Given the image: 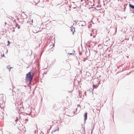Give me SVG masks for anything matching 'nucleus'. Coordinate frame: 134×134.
Here are the masks:
<instances>
[{
  "label": "nucleus",
  "instance_id": "1",
  "mask_svg": "<svg viewBox=\"0 0 134 134\" xmlns=\"http://www.w3.org/2000/svg\"><path fill=\"white\" fill-rule=\"evenodd\" d=\"M34 75L33 73L31 72H29L26 74V80L27 81L30 82V84H31Z\"/></svg>",
  "mask_w": 134,
  "mask_h": 134
},
{
  "label": "nucleus",
  "instance_id": "2",
  "mask_svg": "<svg viewBox=\"0 0 134 134\" xmlns=\"http://www.w3.org/2000/svg\"><path fill=\"white\" fill-rule=\"evenodd\" d=\"M59 130V128L58 126H56L54 128L53 130L52 131V132H54L56 131H58Z\"/></svg>",
  "mask_w": 134,
  "mask_h": 134
},
{
  "label": "nucleus",
  "instance_id": "3",
  "mask_svg": "<svg viewBox=\"0 0 134 134\" xmlns=\"http://www.w3.org/2000/svg\"><path fill=\"white\" fill-rule=\"evenodd\" d=\"M32 22H33V20L32 19L31 20V19H28V21H27V22L28 23H29L30 24H32Z\"/></svg>",
  "mask_w": 134,
  "mask_h": 134
},
{
  "label": "nucleus",
  "instance_id": "4",
  "mask_svg": "<svg viewBox=\"0 0 134 134\" xmlns=\"http://www.w3.org/2000/svg\"><path fill=\"white\" fill-rule=\"evenodd\" d=\"M84 120L86 121L87 118V113L86 112L84 115Z\"/></svg>",
  "mask_w": 134,
  "mask_h": 134
},
{
  "label": "nucleus",
  "instance_id": "5",
  "mask_svg": "<svg viewBox=\"0 0 134 134\" xmlns=\"http://www.w3.org/2000/svg\"><path fill=\"white\" fill-rule=\"evenodd\" d=\"M7 68L8 69H9V71H10V70L11 69V68H13L12 67H10L9 66H7Z\"/></svg>",
  "mask_w": 134,
  "mask_h": 134
},
{
  "label": "nucleus",
  "instance_id": "6",
  "mask_svg": "<svg viewBox=\"0 0 134 134\" xmlns=\"http://www.w3.org/2000/svg\"><path fill=\"white\" fill-rule=\"evenodd\" d=\"M129 6L130 7L133 9H134V6L130 4H129Z\"/></svg>",
  "mask_w": 134,
  "mask_h": 134
},
{
  "label": "nucleus",
  "instance_id": "7",
  "mask_svg": "<svg viewBox=\"0 0 134 134\" xmlns=\"http://www.w3.org/2000/svg\"><path fill=\"white\" fill-rule=\"evenodd\" d=\"M16 27H18V28L19 29L20 28V26H19V25L17 24H16Z\"/></svg>",
  "mask_w": 134,
  "mask_h": 134
},
{
  "label": "nucleus",
  "instance_id": "8",
  "mask_svg": "<svg viewBox=\"0 0 134 134\" xmlns=\"http://www.w3.org/2000/svg\"><path fill=\"white\" fill-rule=\"evenodd\" d=\"M8 44L7 45V46H8L10 44V42L9 41H8Z\"/></svg>",
  "mask_w": 134,
  "mask_h": 134
},
{
  "label": "nucleus",
  "instance_id": "9",
  "mask_svg": "<svg viewBox=\"0 0 134 134\" xmlns=\"http://www.w3.org/2000/svg\"><path fill=\"white\" fill-rule=\"evenodd\" d=\"M95 87V85H93V90L94 89Z\"/></svg>",
  "mask_w": 134,
  "mask_h": 134
},
{
  "label": "nucleus",
  "instance_id": "10",
  "mask_svg": "<svg viewBox=\"0 0 134 134\" xmlns=\"http://www.w3.org/2000/svg\"><path fill=\"white\" fill-rule=\"evenodd\" d=\"M28 120L27 119H25V121H27Z\"/></svg>",
  "mask_w": 134,
  "mask_h": 134
},
{
  "label": "nucleus",
  "instance_id": "11",
  "mask_svg": "<svg viewBox=\"0 0 134 134\" xmlns=\"http://www.w3.org/2000/svg\"><path fill=\"white\" fill-rule=\"evenodd\" d=\"M72 34H74V32H73V33H72Z\"/></svg>",
  "mask_w": 134,
  "mask_h": 134
},
{
  "label": "nucleus",
  "instance_id": "12",
  "mask_svg": "<svg viewBox=\"0 0 134 134\" xmlns=\"http://www.w3.org/2000/svg\"><path fill=\"white\" fill-rule=\"evenodd\" d=\"M72 134H74V133H72Z\"/></svg>",
  "mask_w": 134,
  "mask_h": 134
}]
</instances>
